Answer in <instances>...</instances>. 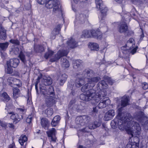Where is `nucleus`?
I'll return each mask as SVG.
<instances>
[{
  "label": "nucleus",
  "instance_id": "nucleus-21",
  "mask_svg": "<svg viewBox=\"0 0 148 148\" xmlns=\"http://www.w3.org/2000/svg\"><path fill=\"white\" fill-rule=\"evenodd\" d=\"M114 115V110H110L105 114L104 118L106 121H108L111 119Z\"/></svg>",
  "mask_w": 148,
  "mask_h": 148
},
{
  "label": "nucleus",
  "instance_id": "nucleus-13",
  "mask_svg": "<svg viewBox=\"0 0 148 148\" xmlns=\"http://www.w3.org/2000/svg\"><path fill=\"white\" fill-rule=\"evenodd\" d=\"M67 78V75L64 73L60 74L58 76L57 80L59 84L61 86L63 85L66 81Z\"/></svg>",
  "mask_w": 148,
  "mask_h": 148
},
{
  "label": "nucleus",
  "instance_id": "nucleus-10",
  "mask_svg": "<svg viewBox=\"0 0 148 148\" xmlns=\"http://www.w3.org/2000/svg\"><path fill=\"white\" fill-rule=\"evenodd\" d=\"M52 83V79L51 77L44 76L41 80L40 85L46 86L51 85Z\"/></svg>",
  "mask_w": 148,
  "mask_h": 148
},
{
  "label": "nucleus",
  "instance_id": "nucleus-9",
  "mask_svg": "<svg viewBox=\"0 0 148 148\" xmlns=\"http://www.w3.org/2000/svg\"><path fill=\"white\" fill-rule=\"evenodd\" d=\"M46 133L48 137L50 138L51 141L54 142H56V130L55 128H52L51 130L47 132Z\"/></svg>",
  "mask_w": 148,
  "mask_h": 148
},
{
  "label": "nucleus",
  "instance_id": "nucleus-18",
  "mask_svg": "<svg viewBox=\"0 0 148 148\" xmlns=\"http://www.w3.org/2000/svg\"><path fill=\"white\" fill-rule=\"evenodd\" d=\"M61 25H58L57 27L53 29L52 32L51 37L52 39H54L56 38V35L59 34L60 31L61 29Z\"/></svg>",
  "mask_w": 148,
  "mask_h": 148
},
{
  "label": "nucleus",
  "instance_id": "nucleus-58",
  "mask_svg": "<svg viewBox=\"0 0 148 148\" xmlns=\"http://www.w3.org/2000/svg\"><path fill=\"white\" fill-rule=\"evenodd\" d=\"M143 88L144 90H146L148 88V84L146 82H144L143 84Z\"/></svg>",
  "mask_w": 148,
  "mask_h": 148
},
{
  "label": "nucleus",
  "instance_id": "nucleus-53",
  "mask_svg": "<svg viewBox=\"0 0 148 148\" xmlns=\"http://www.w3.org/2000/svg\"><path fill=\"white\" fill-rule=\"evenodd\" d=\"M40 79V77L39 76H38L37 79V81H36V82L35 84V88L36 90V92L37 93H38V82H39V81Z\"/></svg>",
  "mask_w": 148,
  "mask_h": 148
},
{
  "label": "nucleus",
  "instance_id": "nucleus-64",
  "mask_svg": "<svg viewBox=\"0 0 148 148\" xmlns=\"http://www.w3.org/2000/svg\"><path fill=\"white\" fill-rule=\"evenodd\" d=\"M8 148H15V145L14 143H12L10 145Z\"/></svg>",
  "mask_w": 148,
  "mask_h": 148
},
{
  "label": "nucleus",
  "instance_id": "nucleus-4",
  "mask_svg": "<svg viewBox=\"0 0 148 148\" xmlns=\"http://www.w3.org/2000/svg\"><path fill=\"white\" fill-rule=\"evenodd\" d=\"M93 71L90 69H86L82 72H79L77 74V76L79 77L84 79L87 78L88 80L90 77L93 76Z\"/></svg>",
  "mask_w": 148,
  "mask_h": 148
},
{
  "label": "nucleus",
  "instance_id": "nucleus-38",
  "mask_svg": "<svg viewBox=\"0 0 148 148\" xmlns=\"http://www.w3.org/2000/svg\"><path fill=\"white\" fill-rule=\"evenodd\" d=\"M82 36L85 38H89L92 36L91 30H85L83 32Z\"/></svg>",
  "mask_w": 148,
  "mask_h": 148
},
{
  "label": "nucleus",
  "instance_id": "nucleus-7",
  "mask_svg": "<svg viewBox=\"0 0 148 148\" xmlns=\"http://www.w3.org/2000/svg\"><path fill=\"white\" fill-rule=\"evenodd\" d=\"M145 119L146 118L144 116V113L142 111L135 113L133 115V118H132L133 120L135 119L141 123L143 122Z\"/></svg>",
  "mask_w": 148,
  "mask_h": 148
},
{
  "label": "nucleus",
  "instance_id": "nucleus-27",
  "mask_svg": "<svg viewBox=\"0 0 148 148\" xmlns=\"http://www.w3.org/2000/svg\"><path fill=\"white\" fill-rule=\"evenodd\" d=\"M40 94L43 95L45 98L47 97V90L46 86L40 85L39 86Z\"/></svg>",
  "mask_w": 148,
  "mask_h": 148
},
{
  "label": "nucleus",
  "instance_id": "nucleus-49",
  "mask_svg": "<svg viewBox=\"0 0 148 148\" xmlns=\"http://www.w3.org/2000/svg\"><path fill=\"white\" fill-rule=\"evenodd\" d=\"M104 79L110 85H112L114 82V80H112L110 77L108 76H106L104 77Z\"/></svg>",
  "mask_w": 148,
  "mask_h": 148
},
{
  "label": "nucleus",
  "instance_id": "nucleus-16",
  "mask_svg": "<svg viewBox=\"0 0 148 148\" xmlns=\"http://www.w3.org/2000/svg\"><path fill=\"white\" fill-rule=\"evenodd\" d=\"M82 63V61L80 60H73V68L77 69L78 71H80L81 69L83 68Z\"/></svg>",
  "mask_w": 148,
  "mask_h": 148
},
{
  "label": "nucleus",
  "instance_id": "nucleus-40",
  "mask_svg": "<svg viewBox=\"0 0 148 148\" xmlns=\"http://www.w3.org/2000/svg\"><path fill=\"white\" fill-rule=\"evenodd\" d=\"M19 91V90L17 88H15L13 89V98L14 99H16L18 97L19 95L18 92Z\"/></svg>",
  "mask_w": 148,
  "mask_h": 148
},
{
  "label": "nucleus",
  "instance_id": "nucleus-39",
  "mask_svg": "<svg viewBox=\"0 0 148 148\" xmlns=\"http://www.w3.org/2000/svg\"><path fill=\"white\" fill-rule=\"evenodd\" d=\"M62 66L63 67L68 68L69 66L68 61L66 58H62L61 60Z\"/></svg>",
  "mask_w": 148,
  "mask_h": 148
},
{
  "label": "nucleus",
  "instance_id": "nucleus-24",
  "mask_svg": "<svg viewBox=\"0 0 148 148\" xmlns=\"http://www.w3.org/2000/svg\"><path fill=\"white\" fill-rule=\"evenodd\" d=\"M101 125V122L99 121H96L91 123L88 125V128L90 129H93L99 127Z\"/></svg>",
  "mask_w": 148,
  "mask_h": 148
},
{
  "label": "nucleus",
  "instance_id": "nucleus-48",
  "mask_svg": "<svg viewBox=\"0 0 148 148\" xmlns=\"http://www.w3.org/2000/svg\"><path fill=\"white\" fill-rule=\"evenodd\" d=\"M45 112L48 116H50L53 113V110L51 108H48L45 111Z\"/></svg>",
  "mask_w": 148,
  "mask_h": 148
},
{
  "label": "nucleus",
  "instance_id": "nucleus-11",
  "mask_svg": "<svg viewBox=\"0 0 148 148\" xmlns=\"http://www.w3.org/2000/svg\"><path fill=\"white\" fill-rule=\"evenodd\" d=\"M19 62V60L17 58L11 59L7 61V65L10 66L12 67L15 68L18 65Z\"/></svg>",
  "mask_w": 148,
  "mask_h": 148
},
{
  "label": "nucleus",
  "instance_id": "nucleus-28",
  "mask_svg": "<svg viewBox=\"0 0 148 148\" xmlns=\"http://www.w3.org/2000/svg\"><path fill=\"white\" fill-rule=\"evenodd\" d=\"M75 123L78 126V127H80V126L84 125L83 122L82 116L77 117L75 119Z\"/></svg>",
  "mask_w": 148,
  "mask_h": 148
},
{
  "label": "nucleus",
  "instance_id": "nucleus-62",
  "mask_svg": "<svg viewBox=\"0 0 148 148\" xmlns=\"http://www.w3.org/2000/svg\"><path fill=\"white\" fill-rule=\"evenodd\" d=\"M19 50L18 48H16L14 50L15 54H18V53Z\"/></svg>",
  "mask_w": 148,
  "mask_h": 148
},
{
  "label": "nucleus",
  "instance_id": "nucleus-32",
  "mask_svg": "<svg viewBox=\"0 0 148 148\" xmlns=\"http://www.w3.org/2000/svg\"><path fill=\"white\" fill-rule=\"evenodd\" d=\"M34 49L36 52H43L44 50V48L41 45H34Z\"/></svg>",
  "mask_w": 148,
  "mask_h": 148
},
{
  "label": "nucleus",
  "instance_id": "nucleus-25",
  "mask_svg": "<svg viewBox=\"0 0 148 148\" xmlns=\"http://www.w3.org/2000/svg\"><path fill=\"white\" fill-rule=\"evenodd\" d=\"M137 48V47L134 48L131 51H130L129 50L126 48L125 46H123L121 47L123 53L125 54H126L130 53L132 54H134L136 52Z\"/></svg>",
  "mask_w": 148,
  "mask_h": 148
},
{
  "label": "nucleus",
  "instance_id": "nucleus-31",
  "mask_svg": "<svg viewBox=\"0 0 148 148\" xmlns=\"http://www.w3.org/2000/svg\"><path fill=\"white\" fill-rule=\"evenodd\" d=\"M89 47L91 50L94 51H97L99 49V45L96 43H90L89 44Z\"/></svg>",
  "mask_w": 148,
  "mask_h": 148
},
{
  "label": "nucleus",
  "instance_id": "nucleus-55",
  "mask_svg": "<svg viewBox=\"0 0 148 148\" xmlns=\"http://www.w3.org/2000/svg\"><path fill=\"white\" fill-rule=\"evenodd\" d=\"M47 0H37V2L41 4H45L47 2Z\"/></svg>",
  "mask_w": 148,
  "mask_h": 148
},
{
  "label": "nucleus",
  "instance_id": "nucleus-34",
  "mask_svg": "<svg viewBox=\"0 0 148 148\" xmlns=\"http://www.w3.org/2000/svg\"><path fill=\"white\" fill-rule=\"evenodd\" d=\"M99 9L101 10V20H103V18L106 15V13L108 10L107 8L103 5V6L101 7V8Z\"/></svg>",
  "mask_w": 148,
  "mask_h": 148
},
{
  "label": "nucleus",
  "instance_id": "nucleus-59",
  "mask_svg": "<svg viewBox=\"0 0 148 148\" xmlns=\"http://www.w3.org/2000/svg\"><path fill=\"white\" fill-rule=\"evenodd\" d=\"M74 84H69L68 85V87L69 89H71V90H73V87H74Z\"/></svg>",
  "mask_w": 148,
  "mask_h": 148
},
{
  "label": "nucleus",
  "instance_id": "nucleus-46",
  "mask_svg": "<svg viewBox=\"0 0 148 148\" xmlns=\"http://www.w3.org/2000/svg\"><path fill=\"white\" fill-rule=\"evenodd\" d=\"M19 56L22 62H23L24 64H25L26 62V58L25 56L22 51L20 52Z\"/></svg>",
  "mask_w": 148,
  "mask_h": 148
},
{
  "label": "nucleus",
  "instance_id": "nucleus-43",
  "mask_svg": "<svg viewBox=\"0 0 148 148\" xmlns=\"http://www.w3.org/2000/svg\"><path fill=\"white\" fill-rule=\"evenodd\" d=\"M27 138L25 135L21 136L19 139V142L21 145H23L24 143L27 141Z\"/></svg>",
  "mask_w": 148,
  "mask_h": 148
},
{
  "label": "nucleus",
  "instance_id": "nucleus-41",
  "mask_svg": "<svg viewBox=\"0 0 148 148\" xmlns=\"http://www.w3.org/2000/svg\"><path fill=\"white\" fill-rule=\"evenodd\" d=\"M41 124L42 127L46 129L48 124V120L45 118H42L41 119Z\"/></svg>",
  "mask_w": 148,
  "mask_h": 148
},
{
  "label": "nucleus",
  "instance_id": "nucleus-12",
  "mask_svg": "<svg viewBox=\"0 0 148 148\" xmlns=\"http://www.w3.org/2000/svg\"><path fill=\"white\" fill-rule=\"evenodd\" d=\"M128 27L125 22L120 23L118 28V31L121 33H125L127 31Z\"/></svg>",
  "mask_w": 148,
  "mask_h": 148
},
{
  "label": "nucleus",
  "instance_id": "nucleus-5",
  "mask_svg": "<svg viewBox=\"0 0 148 148\" xmlns=\"http://www.w3.org/2000/svg\"><path fill=\"white\" fill-rule=\"evenodd\" d=\"M11 115L10 118L14 120L13 122L15 124H16L21 119H23L22 115H19L18 114L15 113L13 111H8L7 115Z\"/></svg>",
  "mask_w": 148,
  "mask_h": 148
},
{
  "label": "nucleus",
  "instance_id": "nucleus-22",
  "mask_svg": "<svg viewBox=\"0 0 148 148\" xmlns=\"http://www.w3.org/2000/svg\"><path fill=\"white\" fill-rule=\"evenodd\" d=\"M134 43V39L133 38H130L127 42L125 46L126 48L130 50L134 47L135 46Z\"/></svg>",
  "mask_w": 148,
  "mask_h": 148
},
{
  "label": "nucleus",
  "instance_id": "nucleus-26",
  "mask_svg": "<svg viewBox=\"0 0 148 148\" xmlns=\"http://www.w3.org/2000/svg\"><path fill=\"white\" fill-rule=\"evenodd\" d=\"M68 48L73 49L76 47L77 46V42L75 40L71 38L67 42Z\"/></svg>",
  "mask_w": 148,
  "mask_h": 148
},
{
  "label": "nucleus",
  "instance_id": "nucleus-3",
  "mask_svg": "<svg viewBox=\"0 0 148 148\" xmlns=\"http://www.w3.org/2000/svg\"><path fill=\"white\" fill-rule=\"evenodd\" d=\"M128 97L125 95L123 96L121 98V107H119L120 105H118V108L117 111L118 112V115H119L120 119L116 118L118 119H122L123 118V120L124 119V118L125 117H128L129 118L130 116L131 117L130 114H127L126 113V116H123V114H122L121 112L123 110V108L126 106L128 104Z\"/></svg>",
  "mask_w": 148,
  "mask_h": 148
},
{
  "label": "nucleus",
  "instance_id": "nucleus-36",
  "mask_svg": "<svg viewBox=\"0 0 148 148\" xmlns=\"http://www.w3.org/2000/svg\"><path fill=\"white\" fill-rule=\"evenodd\" d=\"M7 67L5 69V72L6 73L11 74L12 75H14L15 74V71L12 68V67L10 66L7 65Z\"/></svg>",
  "mask_w": 148,
  "mask_h": 148
},
{
  "label": "nucleus",
  "instance_id": "nucleus-37",
  "mask_svg": "<svg viewBox=\"0 0 148 148\" xmlns=\"http://www.w3.org/2000/svg\"><path fill=\"white\" fill-rule=\"evenodd\" d=\"M94 86V84H90V83H88L83 86L81 88V90L82 92H85L86 90L89 88H92Z\"/></svg>",
  "mask_w": 148,
  "mask_h": 148
},
{
  "label": "nucleus",
  "instance_id": "nucleus-60",
  "mask_svg": "<svg viewBox=\"0 0 148 148\" xmlns=\"http://www.w3.org/2000/svg\"><path fill=\"white\" fill-rule=\"evenodd\" d=\"M88 128L87 127L84 128L81 130V131L83 132H88Z\"/></svg>",
  "mask_w": 148,
  "mask_h": 148
},
{
  "label": "nucleus",
  "instance_id": "nucleus-51",
  "mask_svg": "<svg viewBox=\"0 0 148 148\" xmlns=\"http://www.w3.org/2000/svg\"><path fill=\"white\" fill-rule=\"evenodd\" d=\"M53 52L49 50L45 55V58L47 59L49 57H51L53 54Z\"/></svg>",
  "mask_w": 148,
  "mask_h": 148
},
{
  "label": "nucleus",
  "instance_id": "nucleus-2",
  "mask_svg": "<svg viewBox=\"0 0 148 148\" xmlns=\"http://www.w3.org/2000/svg\"><path fill=\"white\" fill-rule=\"evenodd\" d=\"M107 94V93L106 90H97V89L95 90L91 89L87 91L86 95L81 94L80 98L81 100L86 101L94 100L96 103L102 99Z\"/></svg>",
  "mask_w": 148,
  "mask_h": 148
},
{
  "label": "nucleus",
  "instance_id": "nucleus-54",
  "mask_svg": "<svg viewBox=\"0 0 148 148\" xmlns=\"http://www.w3.org/2000/svg\"><path fill=\"white\" fill-rule=\"evenodd\" d=\"M10 42L11 43L16 45H18L20 43L19 41L17 39H11L10 40Z\"/></svg>",
  "mask_w": 148,
  "mask_h": 148
},
{
  "label": "nucleus",
  "instance_id": "nucleus-30",
  "mask_svg": "<svg viewBox=\"0 0 148 148\" xmlns=\"http://www.w3.org/2000/svg\"><path fill=\"white\" fill-rule=\"evenodd\" d=\"M60 119V117L59 116H55L51 122V125L52 126V127L56 126L59 123Z\"/></svg>",
  "mask_w": 148,
  "mask_h": 148
},
{
  "label": "nucleus",
  "instance_id": "nucleus-35",
  "mask_svg": "<svg viewBox=\"0 0 148 148\" xmlns=\"http://www.w3.org/2000/svg\"><path fill=\"white\" fill-rule=\"evenodd\" d=\"M6 38V31L2 26L0 27V38L5 40Z\"/></svg>",
  "mask_w": 148,
  "mask_h": 148
},
{
  "label": "nucleus",
  "instance_id": "nucleus-42",
  "mask_svg": "<svg viewBox=\"0 0 148 148\" xmlns=\"http://www.w3.org/2000/svg\"><path fill=\"white\" fill-rule=\"evenodd\" d=\"M6 103V108L5 110H7L8 111H10V110H13L14 109V106L13 105L11 102L9 101L5 102Z\"/></svg>",
  "mask_w": 148,
  "mask_h": 148
},
{
  "label": "nucleus",
  "instance_id": "nucleus-57",
  "mask_svg": "<svg viewBox=\"0 0 148 148\" xmlns=\"http://www.w3.org/2000/svg\"><path fill=\"white\" fill-rule=\"evenodd\" d=\"M125 34L127 36L131 35L134 34V33L133 31L131 30H130L127 29V31L125 33Z\"/></svg>",
  "mask_w": 148,
  "mask_h": 148
},
{
  "label": "nucleus",
  "instance_id": "nucleus-17",
  "mask_svg": "<svg viewBox=\"0 0 148 148\" xmlns=\"http://www.w3.org/2000/svg\"><path fill=\"white\" fill-rule=\"evenodd\" d=\"M0 99L1 101L4 102H9L11 100V98L7 94V93L4 92L0 95Z\"/></svg>",
  "mask_w": 148,
  "mask_h": 148
},
{
  "label": "nucleus",
  "instance_id": "nucleus-8",
  "mask_svg": "<svg viewBox=\"0 0 148 148\" xmlns=\"http://www.w3.org/2000/svg\"><path fill=\"white\" fill-rule=\"evenodd\" d=\"M86 19V16L85 15L83 14H77L76 16L75 20V24H81L84 23Z\"/></svg>",
  "mask_w": 148,
  "mask_h": 148
},
{
  "label": "nucleus",
  "instance_id": "nucleus-61",
  "mask_svg": "<svg viewBox=\"0 0 148 148\" xmlns=\"http://www.w3.org/2000/svg\"><path fill=\"white\" fill-rule=\"evenodd\" d=\"M0 125L2 127H5L6 126V124L3 122H1L0 123Z\"/></svg>",
  "mask_w": 148,
  "mask_h": 148
},
{
  "label": "nucleus",
  "instance_id": "nucleus-63",
  "mask_svg": "<svg viewBox=\"0 0 148 148\" xmlns=\"http://www.w3.org/2000/svg\"><path fill=\"white\" fill-rule=\"evenodd\" d=\"M17 111L20 112H23L25 110L24 109L21 108H17L16 109Z\"/></svg>",
  "mask_w": 148,
  "mask_h": 148
},
{
  "label": "nucleus",
  "instance_id": "nucleus-6",
  "mask_svg": "<svg viewBox=\"0 0 148 148\" xmlns=\"http://www.w3.org/2000/svg\"><path fill=\"white\" fill-rule=\"evenodd\" d=\"M68 52L67 50H60L55 55L54 58L50 59L51 62H54L58 60L61 57L67 55Z\"/></svg>",
  "mask_w": 148,
  "mask_h": 148
},
{
  "label": "nucleus",
  "instance_id": "nucleus-29",
  "mask_svg": "<svg viewBox=\"0 0 148 148\" xmlns=\"http://www.w3.org/2000/svg\"><path fill=\"white\" fill-rule=\"evenodd\" d=\"M47 93V97L55 98L54 88L53 86H50L48 88Z\"/></svg>",
  "mask_w": 148,
  "mask_h": 148
},
{
  "label": "nucleus",
  "instance_id": "nucleus-15",
  "mask_svg": "<svg viewBox=\"0 0 148 148\" xmlns=\"http://www.w3.org/2000/svg\"><path fill=\"white\" fill-rule=\"evenodd\" d=\"M91 35L92 37L98 39H101L102 36V33L99 29L91 30Z\"/></svg>",
  "mask_w": 148,
  "mask_h": 148
},
{
  "label": "nucleus",
  "instance_id": "nucleus-56",
  "mask_svg": "<svg viewBox=\"0 0 148 148\" xmlns=\"http://www.w3.org/2000/svg\"><path fill=\"white\" fill-rule=\"evenodd\" d=\"M32 116L30 115L27 118L26 121L27 123H29L31 122Z\"/></svg>",
  "mask_w": 148,
  "mask_h": 148
},
{
  "label": "nucleus",
  "instance_id": "nucleus-20",
  "mask_svg": "<svg viewBox=\"0 0 148 148\" xmlns=\"http://www.w3.org/2000/svg\"><path fill=\"white\" fill-rule=\"evenodd\" d=\"M53 98L49 97L45 98V105H43V108H45V107L51 106L54 103V100L53 99Z\"/></svg>",
  "mask_w": 148,
  "mask_h": 148
},
{
  "label": "nucleus",
  "instance_id": "nucleus-45",
  "mask_svg": "<svg viewBox=\"0 0 148 148\" xmlns=\"http://www.w3.org/2000/svg\"><path fill=\"white\" fill-rule=\"evenodd\" d=\"M139 144L136 143L132 145L129 143L127 145L125 148H139Z\"/></svg>",
  "mask_w": 148,
  "mask_h": 148
},
{
  "label": "nucleus",
  "instance_id": "nucleus-44",
  "mask_svg": "<svg viewBox=\"0 0 148 148\" xmlns=\"http://www.w3.org/2000/svg\"><path fill=\"white\" fill-rule=\"evenodd\" d=\"M95 3L96 8L98 10H99V9L101 8V7L103 5L102 0H95Z\"/></svg>",
  "mask_w": 148,
  "mask_h": 148
},
{
  "label": "nucleus",
  "instance_id": "nucleus-19",
  "mask_svg": "<svg viewBox=\"0 0 148 148\" xmlns=\"http://www.w3.org/2000/svg\"><path fill=\"white\" fill-rule=\"evenodd\" d=\"M84 79L79 77L76 79L74 82L75 86L77 88H79L85 84Z\"/></svg>",
  "mask_w": 148,
  "mask_h": 148
},
{
  "label": "nucleus",
  "instance_id": "nucleus-33",
  "mask_svg": "<svg viewBox=\"0 0 148 148\" xmlns=\"http://www.w3.org/2000/svg\"><path fill=\"white\" fill-rule=\"evenodd\" d=\"M100 79V78L99 77H90L88 79V83H90V84H93L95 86V83L97 82Z\"/></svg>",
  "mask_w": 148,
  "mask_h": 148
},
{
  "label": "nucleus",
  "instance_id": "nucleus-52",
  "mask_svg": "<svg viewBox=\"0 0 148 148\" xmlns=\"http://www.w3.org/2000/svg\"><path fill=\"white\" fill-rule=\"evenodd\" d=\"M13 78L12 77H10L8 78L7 80V82L9 83L8 84L11 86L13 87V84L12 82L13 81Z\"/></svg>",
  "mask_w": 148,
  "mask_h": 148
},
{
  "label": "nucleus",
  "instance_id": "nucleus-14",
  "mask_svg": "<svg viewBox=\"0 0 148 148\" xmlns=\"http://www.w3.org/2000/svg\"><path fill=\"white\" fill-rule=\"evenodd\" d=\"M110 101L108 98L103 99L99 103L98 107L99 108H102L110 104Z\"/></svg>",
  "mask_w": 148,
  "mask_h": 148
},
{
  "label": "nucleus",
  "instance_id": "nucleus-1",
  "mask_svg": "<svg viewBox=\"0 0 148 148\" xmlns=\"http://www.w3.org/2000/svg\"><path fill=\"white\" fill-rule=\"evenodd\" d=\"M131 117H125L123 120L122 119H115L111 123L112 128H115L118 126L121 131L125 130L127 133L133 137V134L139 135L140 133L141 127L137 122L133 120Z\"/></svg>",
  "mask_w": 148,
  "mask_h": 148
},
{
  "label": "nucleus",
  "instance_id": "nucleus-47",
  "mask_svg": "<svg viewBox=\"0 0 148 148\" xmlns=\"http://www.w3.org/2000/svg\"><path fill=\"white\" fill-rule=\"evenodd\" d=\"M82 116L84 125L90 121V116L84 115Z\"/></svg>",
  "mask_w": 148,
  "mask_h": 148
},
{
  "label": "nucleus",
  "instance_id": "nucleus-23",
  "mask_svg": "<svg viewBox=\"0 0 148 148\" xmlns=\"http://www.w3.org/2000/svg\"><path fill=\"white\" fill-rule=\"evenodd\" d=\"M97 90H101L107 88L108 85L104 80L99 82L97 85Z\"/></svg>",
  "mask_w": 148,
  "mask_h": 148
},
{
  "label": "nucleus",
  "instance_id": "nucleus-50",
  "mask_svg": "<svg viewBox=\"0 0 148 148\" xmlns=\"http://www.w3.org/2000/svg\"><path fill=\"white\" fill-rule=\"evenodd\" d=\"M8 42L0 43V48L2 50H4L8 47Z\"/></svg>",
  "mask_w": 148,
  "mask_h": 148
}]
</instances>
